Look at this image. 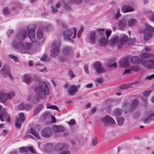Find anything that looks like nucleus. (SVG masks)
Masks as SVG:
<instances>
[{
  "instance_id": "f257e3e1",
  "label": "nucleus",
  "mask_w": 154,
  "mask_h": 154,
  "mask_svg": "<svg viewBox=\"0 0 154 154\" xmlns=\"http://www.w3.org/2000/svg\"><path fill=\"white\" fill-rule=\"evenodd\" d=\"M36 94L42 99L46 97V95L49 93V90L46 84L44 81L39 82V85L34 88Z\"/></svg>"
},
{
  "instance_id": "f03ea898",
  "label": "nucleus",
  "mask_w": 154,
  "mask_h": 154,
  "mask_svg": "<svg viewBox=\"0 0 154 154\" xmlns=\"http://www.w3.org/2000/svg\"><path fill=\"white\" fill-rule=\"evenodd\" d=\"M111 32V30L105 31L104 29H101L98 31L96 38L99 42V45L100 46H105L108 43V38Z\"/></svg>"
},
{
  "instance_id": "7ed1b4c3",
  "label": "nucleus",
  "mask_w": 154,
  "mask_h": 154,
  "mask_svg": "<svg viewBox=\"0 0 154 154\" xmlns=\"http://www.w3.org/2000/svg\"><path fill=\"white\" fill-rule=\"evenodd\" d=\"M32 44L31 43L18 42L15 39L11 43V45L14 48L19 49L25 53L27 52L30 50Z\"/></svg>"
},
{
  "instance_id": "20e7f679",
  "label": "nucleus",
  "mask_w": 154,
  "mask_h": 154,
  "mask_svg": "<svg viewBox=\"0 0 154 154\" xmlns=\"http://www.w3.org/2000/svg\"><path fill=\"white\" fill-rule=\"evenodd\" d=\"M137 104L138 101L136 99L132 100L131 103L129 102H125L122 106L123 111L125 113H127L131 110H133Z\"/></svg>"
},
{
  "instance_id": "39448f33",
  "label": "nucleus",
  "mask_w": 154,
  "mask_h": 154,
  "mask_svg": "<svg viewBox=\"0 0 154 154\" xmlns=\"http://www.w3.org/2000/svg\"><path fill=\"white\" fill-rule=\"evenodd\" d=\"M73 31L70 29H68L65 30L63 32V36L64 39L66 41H72L71 37L73 33L74 35L72 37V38H75L76 35V30L75 28H72Z\"/></svg>"
},
{
  "instance_id": "423d86ee",
  "label": "nucleus",
  "mask_w": 154,
  "mask_h": 154,
  "mask_svg": "<svg viewBox=\"0 0 154 154\" xmlns=\"http://www.w3.org/2000/svg\"><path fill=\"white\" fill-rule=\"evenodd\" d=\"M36 26L34 24H30L28 27V35L31 41L33 43L36 42V39L35 37V29Z\"/></svg>"
},
{
  "instance_id": "0eeeda50",
  "label": "nucleus",
  "mask_w": 154,
  "mask_h": 154,
  "mask_svg": "<svg viewBox=\"0 0 154 154\" xmlns=\"http://www.w3.org/2000/svg\"><path fill=\"white\" fill-rule=\"evenodd\" d=\"M0 71L4 77L8 76L11 79H13V77L11 74L10 69L8 68L3 66Z\"/></svg>"
},
{
  "instance_id": "6e6552de",
  "label": "nucleus",
  "mask_w": 154,
  "mask_h": 154,
  "mask_svg": "<svg viewBox=\"0 0 154 154\" xmlns=\"http://www.w3.org/2000/svg\"><path fill=\"white\" fill-rule=\"evenodd\" d=\"M40 127L39 125H36L34 128L30 129L31 133L38 139H40V136L38 134Z\"/></svg>"
},
{
  "instance_id": "1a4fd4ad",
  "label": "nucleus",
  "mask_w": 154,
  "mask_h": 154,
  "mask_svg": "<svg viewBox=\"0 0 154 154\" xmlns=\"http://www.w3.org/2000/svg\"><path fill=\"white\" fill-rule=\"evenodd\" d=\"M42 136L46 138L51 137L52 135V132L51 129L49 128H46L43 129L41 132Z\"/></svg>"
},
{
  "instance_id": "9d476101",
  "label": "nucleus",
  "mask_w": 154,
  "mask_h": 154,
  "mask_svg": "<svg viewBox=\"0 0 154 154\" xmlns=\"http://www.w3.org/2000/svg\"><path fill=\"white\" fill-rule=\"evenodd\" d=\"M119 39V38L118 36L116 35L113 36L110 40V45L111 47H114L117 45L118 46V44L120 43Z\"/></svg>"
},
{
  "instance_id": "9b49d317",
  "label": "nucleus",
  "mask_w": 154,
  "mask_h": 154,
  "mask_svg": "<svg viewBox=\"0 0 154 154\" xmlns=\"http://www.w3.org/2000/svg\"><path fill=\"white\" fill-rule=\"evenodd\" d=\"M102 122L106 125H113L116 123L115 121L112 117L108 116H106L103 118L102 119Z\"/></svg>"
},
{
  "instance_id": "f8f14e48",
  "label": "nucleus",
  "mask_w": 154,
  "mask_h": 154,
  "mask_svg": "<svg viewBox=\"0 0 154 154\" xmlns=\"http://www.w3.org/2000/svg\"><path fill=\"white\" fill-rule=\"evenodd\" d=\"M144 67L148 69L154 68V60H145L143 63Z\"/></svg>"
},
{
  "instance_id": "ddd939ff",
  "label": "nucleus",
  "mask_w": 154,
  "mask_h": 154,
  "mask_svg": "<svg viewBox=\"0 0 154 154\" xmlns=\"http://www.w3.org/2000/svg\"><path fill=\"white\" fill-rule=\"evenodd\" d=\"M53 131L55 133L61 132L65 131V128L62 125H53L52 127Z\"/></svg>"
},
{
  "instance_id": "4468645a",
  "label": "nucleus",
  "mask_w": 154,
  "mask_h": 154,
  "mask_svg": "<svg viewBox=\"0 0 154 154\" xmlns=\"http://www.w3.org/2000/svg\"><path fill=\"white\" fill-rule=\"evenodd\" d=\"M128 39V37L126 35H123L121 37L120 43L118 44V49H120L122 47L123 45L126 44Z\"/></svg>"
},
{
  "instance_id": "2eb2a0df",
  "label": "nucleus",
  "mask_w": 154,
  "mask_h": 154,
  "mask_svg": "<svg viewBox=\"0 0 154 154\" xmlns=\"http://www.w3.org/2000/svg\"><path fill=\"white\" fill-rule=\"evenodd\" d=\"M68 146L66 144L63 143L60 149V154H70V152L68 150Z\"/></svg>"
},
{
  "instance_id": "dca6fc26",
  "label": "nucleus",
  "mask_w": 154,
  "mask_h": 154,
  "mask_svg": "<svg viewBox=\"0 0 154 154\" xmlns=\"http://www.w3.org/2000/svg\"><path fill=\"white\" fill-rule=\"evenodd\" d=\"M27 32L23 30H20L17 35V38L20 40H23L27 36Z\"/></svg>"
},
{
  "instance_id": "f3484780",
  "label": "nucleus",
  "mask_w": 154,
  "mask_h": 154,
  "mask_svg": "<svg viewBox=\"0 0 154 154\" xmlns=\"http://www.w3.org/2000/svg\"><path fill=\"white\" fill-rule=\"evenodd\" d=\"M77 91V86L75 85L70 86L68 89V94L69 95L73 96Z\"/></svg>"
},
{
  "instance_id": "a211bd4d",
  "label": "nucleus",
  "mask_w": 154,
  "mask_h": 154,
  "mask_svg": "<svg viewBox=\"0 0 154 154\" xmlns=\"http://www.w3.org/2000/svg\"><path fill=\"white\" fill-rule=\"evenodd\" d=\"M129 60L128 58H124L122 59L120 62V65L121 66H123L125 68H127L129 67Z\"/></svg>"
},
{
  "instance_id": "6ab92c4d",
  "label": "nucleus",
  "mask_w": 154,
  "mask_h": 154,
  "mask_svg": "<svg viewBox=\"0 0 154 154\" xmlns=\"http://www.w3.org/2000/svg\"><path fill=\"white\" fill-rule=\"evenodd\" d=\"M72 52V49L69 46H66L63 48V53L65 56L69 55Z\"/></svg>"
},
{
  "instance_id": "aec40b11",
  "label": "nucleus",
  "mask_w": 154,
  "mask_h": 154,
  "mask_svg": "<svg viewBox=\"0 0 154 154\" xmlns=\"http://www.w3.org/2000/svg\"><path fill=\"white\" fill-rule=\"evenodd\" d=\"M8 98L6 93L3 92H0V101L3 103H5Z\"/></svg>"
},
{
  "instance_id": "412c9836",
  "label": "nucleus",
  "mask_w": 154,
  "mask_h": 154,
  "mask_svg": "<svg viewBox=\"0 0 154 154\" xmlns=\"http://www.w3.org/2000/svg\"><path fill=\"white\" fill-rule=\"evenodd\" d=\"M121 10L123 12L126 13L134 11V9L131 6L125 5L122 8Z\"/></svg>"
},
{
  "instance_id": "4be33fe9",
  "label": "nucleus",
  "mask_w": 154,
  "mask_h": 154,
  "mask_svg": "<svg viewBox=\"0 0 154 154\" xmlns=\"http://www.w3.org/2000/svg\"><path fill=\"white\" fill-rule=\"evenodd\" d=\"M151 117H154V112L151 114L149 116L146 118H144L143 120V122L147 124H149L153 120V119L151 118Z\"/></svg>"
},
{
  "instance_id": "5701e85b",
  "label": "nucleus",
  "mask_w": 154,
  "mask_h": 154,
  "mask_svg": "<svg viewBox=\"0 0 154 154\" xmlns=\"http://www.w3.org/2000/svg\"><path fill=\"white\" fill-rule=\"evenodd\" d=\"M61 44V42L59 39L54 40V43L53 44V48H59Z\"/></svg>"
},
{
  "instance_id": "b1692460",
  "label": "nucleus",
  "mask_w": 154,
  "mask_h": 154,
  "mask_svg": "<svg viewBox=\"0 0 154 154\" xmlns=\"http://www.w3.org/2000/svg\"><path fill=\"white\" fill-rule=\"evenodd\" d=\"M43 149L45 151L47 152H51L52 149V145L49 143L45 145L43 148Z\"/></svg>"
},
{
  "instance_id": "393cba45",
  "label": "nucleus",
  "mask_w": 154,
  "mask_h": 154,
  "mask_svg": "<svg viewBox=\"0 0 154 154\" xmlns=\"http://www.w3.org/2000/svg\"><path fill=\"white\" fill-rule=\"evenodd\" d=\"M6 109L4 108L2 110L1 113L0 114V119L2 122L4 121L3 119L5 118L7 116Z\"/></svg>"
},
{
  "instance_id": "a878e982",
  "label": "nucleus",
  "mask_w": 154,
  "mask_h": 154,
  "mask_svg": "<svg viewBox=\"0 0 154 154\" xmlns=\"http://www.w3.org/2000/svg\"><path fill=\"white\" fill-rule=\"evenodd\" d=\"M118 25L121 29H123L126 25V21L124 19H122L119 22Z\"/></svg>"
},
{
  "instance_id": "bb28decb",
  "label": "nucleus",
  "mask_w": 154,
  "mask_h": 154,
  "mask_svg": "<svg viewBox=\"0 0 154 154\" xmlns=\"http://www.w3.org/2000/svg\"><path fill=\"white\" fill-rule=\"evenodd\" d=\"M63 10L66 11L70 12L72 11V8L68 3H65L63 4Z\"/></svg>"
},
{
  "instance_id": "cd10ccee",
  "label": "nucleus",
  "mask_w": 154,
  "mask_h": 154,
  "mask_svg": "<svg viewBox=\"0 0 154 154\" xmlns=\"http://www.w3.org/2000/svg\"><path fill=\"white\" fill-rule=\"evenodd\" d=\"M36 109L34 111V114L38 113L43 108V105L42 104H37L35 105Z\"/></svg>"
},
{
  "instance_id": "c85d7f7f",
  "label": "nucleus",
  "mask_w": 154,
  "mask_h": 154,
  "mask_svg": "<svg viewBox=\"0 0 154 154\" xmlns=\"http://www.w3.org/2000/svg\"><path fill=\"white\" fill-rule=\"evenodd\" d=\"M139 57L136 56H134L131 58V62L133 63H137L139 61Z\"/></svg>"
},
{
  "instance_id": "c756f323",
  "label": "nucleus",
  "mask_w": 154,
  "mask_h": 154,
  "mask_svg": "<svg viewBox=\"0 0 154 154\" xmlns=\"http://www.w3.org/2000/svg\"><path fill=\"white\" fill-rule=\"evenodd\" d=\"M36 36L38 39H42L44 36L42 31L40 30H38L36 33Z\"/></svg>"
},
{
  "instance_id": "7c9ffc66",
  "label": "nucleus",
  "mask_w": 154,
  "mask_h": 154,
  "mask_svg": "<svg viewBox=\"0 0 154 154\" xmlns=\"http://www.w3.org/2000/svg\"><path fill=\"white\" fill-rule=\"evenodd\" d=\"M95 32H93L91 33L90 35V40L92 43H94L95 40Z\"/></svg>"
},
{
  "instance_id": "2f4dec72",
  "label": "nucleus",
  "mask_w": 154,
  "mask_h": 154,
  "mask_svg": "<svg viewBox=\"0 0 154 154\" xmlns=\"http://www.w3.org/2000/svg\"><path fill=\"white\" fill-rule=\"evenodd\" d=\"M152 54L149 53H142L140 54V57L141 58H146L151 57Z\"/></svg>"
},
{
  "instance_id": "473e14b6",
  "label": "nucleus",
  "mask_w": 154,
  "mask_h": 154,
  "mask_svg": "<svg viewBox=\"0 0 154 154\" xmlns=\"http://www.w3.org/2000/svg\"><path fill=\"white\" fill-rule=\"evenodd\" d=\"M46 106L47 108L51 109H56L58 110V111H59L58 108L56 106L51 105V104L49 103L47 104Z\"/></svg>"
},
{
  "instance_id": "72a5a7b5",
  "label": "nucleus",
  "mask_w": 154,
  "mask_h": 154,
  "mask_svg": "<svg viewBox=\"0 0 154 154\" xmlns=\"http://www.w3.org/2000/svg\"><path fill=\"white\" fill-rule=\"evenodd\" d=\"M24 121H22L21 119L17 118L15 120L16 126L17 128H20L21 126V123Z\"/></svg>"
},
{
  "instance_id": "f704fd0d",
  "label": "nucleus",
  "mask_w": 154,
  "mask_h": 154,
  "mask_svg": "<svg viewBox=\"0 0 154 154\" xmlns=\"http://www.w3.org/2000/svg\"><path fill=\"white\" fill-rule=\"evenodd\" d=\"M116 120L118 124L119 125H121L123 124L124 119L122 117L119 116L116 118Z\"/></svg>"
},
{
  "instance_id": "c9c22d12",
  "label": "nucleus",
  "mask_w": 154,
  "mask_h": 154,
  "mask_svg": "<svg viewBox=\"0 0 154 154\" xmlns=\"http://www.w3.org/2000/svg\"><path fill=\"white\" fill-rule=\"evenodd\" d=\"M59 53V50L58 48H53V50L52 51V54L54 56H57Z\"/></svg>"
},
{
  "instance_id": "e433bc0d",
  "label": "nucleus",
  "mask_w": 154,
  "mask_h": 154,
  "mask_svg": "<svg viewBox=\"0 0 154 154\" xmlns=\"http://www.w3.org/2000/svg\"><path fill=\"white\" fill-rule=\"evenodd\" d=\"M24 82L26 83H29L31 82V77L29 75H26L24 77Z\"/></svg>"
},
{
  "instance_id": "4c0bfd02",
  "label": "nucleus",
  "mask_w": 154,
  "mask_h": 154,
  "mask_svg": "<svg viewBox=\"0 0 154 154\" xmlns=\"http://www.w3.org/2000/svg\"><path fill=\"white\" fill-rule=\"evenodd\" d=\"M136 20L135 19H131L128 22V25L129 26H132L135 24Z\"/></svg>"
},
{
  "instance_id": "58836bf2",
  "label": "nucleus",
  "mask_w": 154,
  "mask_h": 154,
  "mask_svg": "<svg viewBox=\"0 0 154 154\" xmlns=\"http://www.w3.org/2000/svg\"><path fill=\"white\" fill-rule=\"evenodd\" d=\"M63 143H59L56 144L54 146V149L56 151L59 152Z\"/></svg>"
},
{
  "instance_id": "ea45409f",
  "label": "nucleus",
  "mask_w": 154,
  "mask_h": 154,
  "mask_svg": "<svg viewBox=\"0 0 154 154\" xmlns=\"http://www.w3.org/2000/svg\"><path fill=\"white\" fill-rule=\"evenodd\" d=\"M152 35L150 33L145 35L143 37L145 41H147L152 38Z\"/></svg>"
},
{
  "instance_id": "a19ab883",
  "label": "nucleus",
  "mask_w": 154,
  "mask_h": 154,
  "mask_svg": "<svg viewBox=\"0 0 154 154\" xmlns=\"http://www.w3.org/2000/svg\"><path fill=\"white\" fill-rule=\"evenodd\" d=\"M3 12L5 15H7L10 13L9 9L7 7H5L3 8Z\"/></svg>"
},
{
  "instance_id": "79ce46f5",
  "label": "nucleus",
  "mask_w": 154,
  "mask_h": 154,
  "mask_svg": "<svg viewBox=\"0 0 154 154\" xmlns=\"http://www.w3.org/2000/svg\"><path fill=\"white\" fill-rule=\"evenodd\" d=\"M105 71V69L101 66L96 69V71L98 73H103Z\"/></svg>"
},
{
  "instance_id": "37998d69",
  "label": "nucleus",
  "mask_w": 154,
  "mask_h": 154,
  "mask_svg": "<svg viewBox=\"0 0 154 154\" xmlns=\"http://www.w3.org/2000/svg\"><path fill=\"white\" fill-rule=\"evenodd\" d=\"M8 57L9 59H13L14 61L15 62H17L18 61V60L17 57L14 55L12 54H10L8 55Z\"/></svg>"
},
{
  "instance_id": "c03bdc74",
  "label": "nucleus",
  "mask_w": 154,
  "mask_h": 154,
  "mask_svg": "<svg viewBox=\"0 0 154 154\" xmlns=\"http://www.w3.org/2000/svg\"><path fill=\"white\" fill-rule=\"evenodd\" d=\"M8 57L9 59H13L14 61L15 62H17L18 61V60L17 57L14 55L12 54H10L8 55Z\"/></svg>"
},
{
  "instance_id": "a18cd8bd",
  "label": "nucleus",
  "mask_w": 154,
  "mask_h": 154,
  "mask_svg": "<svg viewBox=\"0 0 154 154\" xmlns=\"http://www.w3.org/2000/svg\"><path fill=\"white\" fill-rule=\"evenodd\" d=\"M113 112L115 115L117 116L121 113L122 111L120 109H116L114 110Z\"/></svg>"
},
{
  "instance_id": "49530a36",
  "label": "nucleus",
  "mask_w": 154,
  "mask_h": 154,
  "mask_svg": "<svg viewBox=\"0 0 154 154\" xmlns=\"http://www.w3.org/2000/svg\"><path fill=\"white\" fill-rule=\"evenodd\" d=\"M28 150L32 153H35L36 150L34 147L31 146H29L28 147Z\"/></svg>"
},
{
  "instance_id": "de8ad7c7",
  "label": "nucleus",
  "mask_w": 154,
  "mask_h": 154,
  "mask_svg": "<svg viewBox=\"0 0 154 154\" xmlns=\"http://www.w3.org/2000/svg\"><path fill=\"white\" fill-rule=\"evenodd\" d=\"M119 8L117 9L116 10V12L115 14V17L116 18V19L117 20L118 18L120 17L121 15L119 14Z\"/></svg>"
},
{
  "instance_id": "09e8293b",
  "label": "nucleus",
  "mask_w": 154,
  "mask_h": 154,
  "mask_svg": "<svg viewBox=\"0 0 154 154\" xmlns=\"http://www.w3.org/2000/svg\"><path fill=\"white\" fill-rule=\"evenodd\" d=\"M66 122L70 126H72L75 124V121L74 119H72L69 121H66Z\"/></svg>"
},
{
  "instance_id": "8fccbe9b",
  "label": "nucleus",
  "mask_w": 154,
  "mask_h": 154,
  "mask_svg": "<svg viewBox=\"0 0 154 154\" xmlns=\"http://www.w3.org/2000/svg\"><path fill=\"white\" fill-rule=\"evenodd\" d=\"M146 28L148 30L150 31H154V28L148 24H146Z\"/></svg>"
},
{
  "instance_id": "3c124183",
  "label": "nucleus",
  "mask_w": 154,
  "mask_h": 154,
  "mask_svg": "<svg viewBox=\"0 0 154 154\" xmlns=\"http://www.w3.org/2000/svg\"><path fill=\"white\" fill-rule=\"evenodd\" d=\"M19 118H18L21 119L22 121H24L25 118L24 116V114L23 113H20L19 114Z\"/></svg>"
},
{
  "instance_id": "603ef678",
  "label": "nucleus",
  "mask_w": 154,
  "mask_h": 154,
  "mask_svg": "<svg viewBox=\"0 0 154 154\" xmlns=\"http://www.w3.org/2000/svg\"><path fill=\"white\" fill-rule=\"evenodd\" d=\"M101 66L100 63L98 61L96 62L94 64V66L96 69L98 67H100Z\"/></svg>"
},
{
  "instance_id": "864d4df0",
  "label": "nucleus",
  "mask_w": 154,
  "mask_h": 154,
  "mask_svg": "<svg viewBox=\"0 0 154 154\" xmlns=\"http://www.w3.org/2000/svg\"><path fill=\"white\" fill-rule=\"evenodd\" d=\"M68 74L69 76L72 78H74L76 76V75L73 74L72 71L71 69L69 70Z\"/></svg>"
},
{
  "instance_id": "5fc2aeb1",
  "label": "nucleus",
  "mask_w": 154,
  "mask_h": 154,
  "mask_svg": "<svg viewBox=\"0 0 154 154\" xmlns=\"http://www.w3.org/2000/svg\"><path fill=\"white\" fill-rule=\"evenodd\" d=\"M131 69L132 71L136 72H138L140 70L139 68L137 66H132L131 67Z\"/></svg>"
},
{
  "instance_id": "6e6d98bb",
  "label": "nucleus",
  "mask_w": 154,
  "mask_h": 154,
  "mask_svg": "<svg viewBox=\"0 0 154 154\" xmlns=\"http://www.w3.org/2000/svg\"><path fill=\"white\" fill-rule=\"evenodd\" d=\"M46 29L48 30L51 31L54 29L53 26L51 24H48L46 26Z\"/></svg>"
},
{
  "instance_id": "4d7b16f0",
  "label": "nucleus",
  "mask_w": 154,
  "mask_h": 154,
  "mask_svg": "<svg viewBox=\"0 0 154 154\" xmlns=\"http://www.w3.org/2000/svg\"><path fill=\"white\" fill-rule=\"evenodd\" d=\"M19 150L21 152H27V149L25 146H23L19 148Z\"/></svg>"
},
{
  "instance_id": "13d9d810",
  "label": "nucleus",
  "mask_w": 154,
  "mask_h": 154,
  "mask_svg": "<svg viewBox=\"0 0 154 154\" xmlns=\"http://www.w3.org/2000/svg\"><path fill=\"white\" fill-rule=\"evenodd\" d=\"M97 143V139L96 137H95L93 139L92 143L93 145L95 146L96 145Z\"/></svg>"
},
{
  "instance_id": "bf43d9fd",
  "label": "nucleus",
  "mask_w": 154,
  "mask_h": 154,
  "mask_svg": "<svg viewBox=\"0 0 154 154\" xmlns=\"http://www.w3.org/2000/svg\"><path fill=\"white\" fill-rule=\"evenodd\" d=\"M33 103L34 104L36 103L39 100V99L37 96H35L33 97Z\"/></svg>"
},
{
  "instance_id": "052dcab7",
  "label": "nucleus",
  "mask_w": 154,
  "mask_h": 154,
  "mask_svg": "<svg viewBox=\"0 0 154 154\" xmlns=\"http://www.w3.org/2000/svg\"><path fill=\"white\" fill-rule=\"evenodd\" d=\"M83 0H73V2L71 1L70 3H72V2L76 4H79L81 3L82 2Z\"/></svg>"
},
{
  "instance_id": "680f3d73",
  "label": "nucleus",
  "mask_w": 154,
  "mask_h": 154,
  "mask_svg": "<svg viewBox=\"0 0 154 154\" xmlns=\"http://www.w3.org/2000/svg\"><path fill=\"white\" fill-rule=\"evenodd\" d=\"M19 108L21 110L25 109V104L21 103L18 105Z\"/></svg>"
},
{
  "instance_id": "e2e57ef3",
  "label": "nucleus",
  "mask_w": 154,
  "mask_h": 154,
  "mask_svg": "<svg viewBox=\"0 0 154 154\" xmlns=\"http://www.w3.org/2000/svg\"><path fill=\"white\" fill-rule=\"evenodd\" d=\"M25 109L28 110L30 109L32 107V106L31 104H25Z\"/></svg>"
},
{
  "instance_id": "0e129e2a",
  "label": "nucleus",
  "mask_w": 154,
  "mask_h": 154,
  "mask_svg": "<svg viewBox=\"0 0 154 154\" xmlns=\"http://www.w3.org/2000/svg\"><path fill=\"white\" fill-rule=\"evenodd\" d=\"M95 81L98 83H101L103 82V79L101 78H98L95 79Z\"/></svg>"
},
{
  "instance_id": "69168bd1",
  "label": "nucleus",
  "mask_w": 154,
  "mask_h": 154,
  "mask_svg": "<svg viewBox=\"0 0 154 154\" xmlns=\"http://www.w3.org/2000/svg\"><path fill=\"white\" fill-rule=\"evenodd\" d=\"M109 67H111L115 68H116L117 67V65L116 63L115 62L109 63Z\"/></svg>"
},
{
  "instance_id": "338daca9",
  "label": "nucleus",
  "mask_w": 154,
  "mask_h": 154,
  "mask_svg": "<svg viewBox=\"0 0 154 154\" xmlns=\"http://www.w3.org/2000/svg\"><path fill=\"white\" fill-rule=\"evenodd\" d=\"M128 85H121L120 87V88L121 89H125L127 88Z\"/></svg>"
},
{
  "instance_id": "774afa93",
  "label": "nucleus",
  "mask_w": 154,
  "mask_h": 154,
  "mask_svg": "<svg viewBox=\"0 0 154 154\" xmlns=\"http://www.w3.org/2000/svg\"><path fill=\"white\" fill-rule=\"evenodd\" d=\"M47 58V56L45 54H44L42 57L41 58V60L42 61H44L46 60Z\"/></svg>"
}]
</instances>
